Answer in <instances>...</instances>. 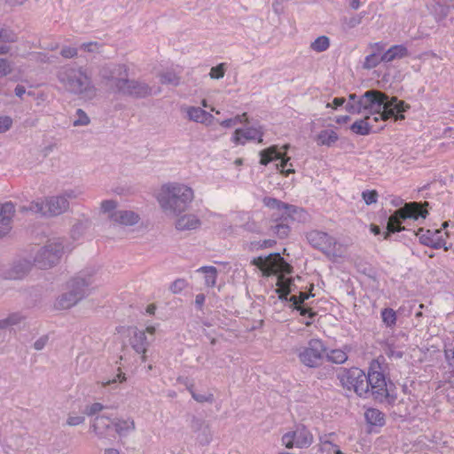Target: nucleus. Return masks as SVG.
<instances>
[{"instance_id":"nucleus-1","label":"nucleus","mask_w":454,"mask_h":454,"mask_svg":"<svg viewBox=\"0 0 454 454\" xmlns=\"http://www.w3.org/2000/svg\"><path fill=\"white\" fill-rule=\"evenodd\" d=\"M337 378L344 388L354 390L359 397L372 398L391 407L397 400V388L387 379L379 358L372 360L367 372L358 367L340 368Z\"/></svg>"},{"instance_id":"nucleus-2","label":"nucleus","mask_w":454,"mask_h":454,"mask_svg":"<svg viewBox=\"0 0 454 454\" xmlns=\"http://www.w3.org/2000/svg\"><path fill=\"white\" fill-rule=\"evenodd\" d=\"M57 78L71 94L88 98H92L96 95V88L91 78L81 67L64 66L58 71Z\"/></svg>"},{"instance_id":"nucleus-3","label":"nucleus","mask_w":454,"mask_h":454,"mask_svg":"<svg viewBox=\"0 0 454 454\" xmlns=\"http://www.w3.org/2000/svg\"><path fill=\"white\" fill-rule=\"evenodd\" d=\"M426 206H427V202L423 206L414 200L404 203L403 207L395 209L388 217H387V213L385 212L384 218L387 219V225L386 231L383 232L384 239H389L392 234L405 231V224L410 220L425 219L428 214Z\"/></svg>"},{"instance_id":"nucleus-4","label":"nucleus","mask_w":454,"mask_h":454,"mask_svg":"<svg viewBox=\"0 0 454 454\" xmlns=\"http://www.w3.org/2000/svg\"><path fill=\"white\" fill-rule=\"evenodd\" d=\"M160 208L168 217H175V228L179 231L198 229L201 222L193 214H185L189 205L187 200H159Z\"/></svg>"},{"instance_id":"nucleus-5","label":"nucleus","mask_w":454,"mask_h":454,"mask_svg":"<svg viewBox=\"0 0 454 454\" xmlns=\"http://www.w3.org/2000/svg\"><path fill=\"white\" fill-rule=\"evenodd\" d=\"M98 74L105 85L117 94L129 76V68L124 64L108 63L101 67Z\"/></svg>"},{"instance_id":"nucleus-6","label":"nucleus","mask_w":454,"mask_h":454,"mask_svg":"<svg viewBox=\"0 0 454 454\" xmlns=\"http://www.w3.org/2000/svg\"><path fill=\"white\" fill-rule=\"evenodd\" d=\"M64 253L63 240L60 239L49 241L36 253L34 262L40 269H49L59 263Z\"/></svg>"},{"instance_id":"nucleus-7","label":"nucleus","mask_w":454,"mask_h":454,"mask_svg":"<svg viewBox=\"0 0 454 454\" xmlns=\"http://www.w3.org/2000/svg\"><path fill=\"white\" fill-rule=\"evenodd\" d=\"M327 348L320 339H310L308 345L298 352V357L302 364L309 368L321 365Z\"/></svg>"},{"instance_id":"nucleus-8","label":"nucleus","mask_w":454,"mask_h":454,"mask_svg":"<svg viewBox=\"0 0 454 454\" xmlns=\"http://www.w3.org/2000/svg\"><path fill=\"white\" fill-rule=\"evenodd\" d=\"M100 209L108 220L120 225L133 226L140 221L139 215L135 211L117 209L116 200H103Z\"/></svg>"},{"instance_id":"nucleus-9","label":"nucleus","mask_w":454,"mask_h":454,"mask_svg":"<svg viewBox=\"0 0 454 454\" xmlns=\"http://www.w3.org/2000/svg\"><path fill=\"white\" fill-rule=\"evenodd\" d=\"M266 205L268 207H277L282 210L280 215L276 217V221L284 220L289 222H297L301 223H309L311 215L309 213L302 207L284 203L281 200H267Z\"/></svg>"},{"instance_id":"nucleus-10","label":"nucleus","mask_w":454,"mask_h":454,"mask_svg":"<svg viewBox=\"0 0 454 454\" xmlns=\"http://www.w3.org/2000/svg\"><path fill=\"white\" fill-rule=\"evenodd\" d=\"M282 443L288 449L309 448L313 442V435L304 425L295 426L294 430L288 431L282 436Z\"/></svg>"},{"instance_id":"nucleus-11","label":"nucleus","mask_w":454,"mask_h":454,"mask_svg":"<svg viewBox=\"0 0 454 454\" xmlns=\"http://www.w3.org/2000/svg\"><path fill=\"white\" fill-rule=\"evenodd\" d=\"M290 145L286 144L282 146V148H279L278 145H271L270 147H267L263 150H262L259 153L260 155V164L263 166H267L270 162L273 160H279V164L277 165L278 168H280L281 171H286V176L289 173L294 172V169L287 168L286 170V168L287 167L288 161L290 160V157L286 155L287 150L289 149Z\"/></svg>"},{"instance_id":"nucleus-12","label":"nucleus","mask_w":454,"mask_h":454,"mask_svg":"<svg viewBox=\"0 0 454 454\" xmlns=\"http://www.w3.org/2000/svg\"><path fill=\"white\" fill-rule=\"evenodd\" d=\"M68 200H32L29 209L42 216H56L68 208Z\"/></svg>"},{"instance_id":"nucleus-13","label":"nucleus","mask_w":454,"mask_h":454,"mask_svg":"<svg viewBox=\"0 0 454 454\" xmlns=\"http://www.w3.org/2000/svg\"><path fill=\"white\" fill-rule=\"evenodd\" d=\"M155 199H193V190L184 184L170 182L161 185Z\"/></svg>"},{"instance_id":"nucleus-14","label":"nucleus","mask_w":454,"mask_h":454,"mask_svg":"<svg viewBox=\"0 0 454 454\" xmlns=\"http://www.w3.org/2000/svg\"><path fill=\"white\" fill-rule=\"evenodd\" d=\"M363 111L375 114L386 106L387 94L378 90H368L360 98Z\"/></svg>"},{"instance_id":"nucleus-15","label":"nucleus","mask_w":454,"mask_h":454,"mask_svg":"<svg viewBox=\"0 0 454 454\" xmlns=\"http://www.w3.org/2000/svg\"><path fill=\"white\" fill-rule=\"evenodd\" d=\"M117 94L133 98H145L152 95V87L145 82L126 78Z\"/></svg>"},{"instance_id":"nucleus-16","label":"nucleus","mask_w":454,"mask_h":454,"mask_svg":"<svg viewBox=\"0 0 454 454\" xmlns=\"http://www.w3.org/2000/svg\"><path fill=\"white\" fill-rule=\"evenodd\" d=\"M306 239L314 248L327 254L333 250L336 245L335 239L328 233L317 230L307 232Z\"/></svg>"},{"instance_id":"nucleus-17","label":"nucleus","mask_w":454,"mask_h":454,"mask_svg":"<svg viewBox=\"0 0 454 454\" xmlns=\"http://www.w3.org/2000/svg\"><path fill=\"white\" fill-rule=\"evenodd\" d=\"M190 427L192 432L196 434V440L200 445L205 446L212 441V434L209 425L202 418L195 415L191 416Z\"/></svg>"},{"instance_id":"nucleus-18","label":"nucleus","mask_w":454,"mask_h":454,"mask_svg":"<svg viewBox=\"0 0 454 454\" xmlns=\"http://www.w3.org/2000/svg\"><path fill=\"white\" fill-rule=\"evenodd\" d=\"M93 275L89 272L81 271L67 283V288L74 291V294L81 295V300L89 295L90 286L93 283Z\"/></svg>"},{"instance_id":"nucleus-19","label":"nucleus","mask_w":454,"mask_h":454,"mask_svg":"<svg viewBox=\"0 0 454 454\" xmlns=\"http://www.w3.org/2000/svg\"><path fill=\"white\" fill-rule=\"evenodd\" d=\"M416 235L419 237V242L424 246L434 249L444 247L445 250H448L445 247L446 241L442 237L441 230L433 231L431 230L425 231L423 228H419Z\"/></svg>"},{"instance_id":"nucleus-20","label":"nucleus","mask_w":454,"mask_h":454,"mask_svg":"<svg viewBox=\"0 0 454 454\" xmlns=\"http://www.w3.org/2000/svg\"><path fill=\"white\" fill-rule=\"evenodd\" d=\"M252 263L257 266L264 274L270 275L274 271L279 270L280 265H285L290 268L284 258L279 254H272L268 257H257L254 258Z\"/></svg>"},{"instance_id":"nucleus-21","label":"nucleus","mask_w":454,"mask_h":454,"mask_svg":"<svg viewBox=\"0 0 454 454\" xmlns=\"http://www.w3.org/2000/svg\"><path fill=\"white\" fill-rule=\"evenodd\" d=\"M263 132L253 127L236 129L231 140L237 145H244L246 141L257 139L258 143L263 142Z\"/></svg>"},{"instance_id":"nucleus-22","label":"nucleus","mask_w":454,"mask_h":454,"mask_svg":"<svg viewBox=\"0 0 454 454\" xmlns=\"http://www.w3.org/2000/svg\"><path fill=\"white\" fill-rule=\"evenodd\" d=\"M386 106L390 112H392L393 119L395 121H403L405 119L404 114L411 109V106L405 101L398 99L397 97H389L385 101Z\"/></svg>"},{"instance_id":"nucleus-23","label":"nucleus","mask_w":454,"mask_h":454,"mask_svg":"<svg viewBox=\"0 0 454 454\" xmlns=\"http://www.w3.org/2000/svg\"><path fill=\"white\" fill-rule=\"evenodd\" d=\"M33 267L32 262L27 259L15 261L11 268L5 272V278L9 279H22Z\"/></svg>"},{"instance_id":"nucleus-24","label":"nucleus","mask_w":454,"mask_h":454,"mask_svg":"<svg viewBox=\"0 0 454 454\" xmlns=\"http://www.w3.org/2000/svg\"><path fill=\"white\" fill-rule=\"evenodd\" d=\"M14 211V205L11 201L4 204L0 203V239L10 231L11 220Z\"/></svg>"},{"instance_id":"nucleus-25","label":"nucleus","mask_w":454,"mask_h":454,"mask_svg":"<svg viewBox=\"0 0 454 454\" xmlns=\"http://www.w3.org/2000/svg\"><path fill=\"white\" fill-rule=\"evenodd\" d=\"M113 419L109 417L101 415L96 416L90 425V430L95 433V434L99 439H104L107 437L108 431L113 427Z\"/></svg>"},{"instance_id":"nucleus-26","label":"nucleus","mask_w":454,"mask_h":454,"mask_svg":"<svg viewBox=\"0 0 454 454\" xmlns=\"http://www.w3.org/2000/svg\"><path fill=\"white\" fill-rule=\"evenodd\" d=\"M310 296H313V294H308L306 293L301 292L299 296L291 295L289 298V301L292 303L291 307L294 309H296L297 311H299L301 315L308 314L309 319H313L317 316V313L315 311H313L311 309L302 306L304 301L306 300H308Z\"/></svg>"},{"instance_id":"nucleus-27","label":"nucleus","mask_w":454,"mask_h":454,"mask_svg":"<svg viewBox=\"0 0 454 454\" xmlns=\"http://www.w3.org/2000/svg\"><path fill=\"white\" fill-rule=\"evenodd\" d=\"M129 342L131 347L137 353H145L148 343L146 341V336L145 332L139 331L137 328H135V330L133 331V335L130 337ZM142 359L143 361L145 360V355H143Z\"/></svg>"},{"instance_id":"nucleus-28","label":"nucleus","mask_w":454,"mask_h":454,"mask_svg":"<svg viewBox=\"0 0 454 454\" xmlns=\"http://www.w3.org/2000/svg\"><path fill=\"white\" fill-rule=\"evenodd\" d=\"M407 56H409L407 47L403 44H395L391 46L381 55V60H383V62H391Z\"/></svg>"},{"instance_id":"nucleus-29","label":"nucleus","mask_w":454,"mask_h":454,"mask_svg":"<svg viewBox=\"0 0 454 454\" xmlns=\"http://www.w3.org/2000/svg\"><path fill=\"white\" fill-rule=\"evenodd\" d=\"M74 291L68 289L67 292L61 294L56 301V308L59 309H67L74 306L81 301V295L74 294Z\"/></svg>"},{"instance_id":"nucleus-30","label":"nucleus","mask_w":454,"mask_h":454,"mask_svg":"<svg viewBox=\"0 0 454 454\" xmlns=\"http://www.w3.org/2000/svg\"><path fill=\"white\" fill-rule=\"evenodd\" d=\"M113 427H114V430L116 434L120 437L127 436L129 433L133 432L136 428L135 422L132 419H119L114 418L113 419Z\"/></svg>"},{"instance_id":"nucleus-31","label":"nucleus","mask_w":454,"mask_h":454,"mask_svg":"<svg viewBox=\"0 0 454 454\" xmlns=\"http://www.w3.org/2000/svg\"><path fill=\"white\" fill-rule=\"evenodd\" d=\"M339 140V135L333 129H322L315 137L319 146L332 147Z\"/></svg>"},{"instance_id":"nucleus-32","label":"nucleus","mask_w":454,"mask_h":454,"mask_svg":"<svg viewBox=\"0 0 454 454\" xmlns=\"http://www.w3.org/2000/svg\"><path fill=\"white\" fill-rule=\"evenodd\" d=\"M187 114L191 121L200 122V123L207 124V123H210L211 121L214 119V116L210 113L203 110L200 107H195V106L189 107V109L187 111Z\"/></svg>"},{"instance_id":"nucleus-33","label":"nucleus","mask_w":454,"mask_h":454,"mask_svg":"<svg viewBox=\"0 0 454 454\" xmlns=\"http://www.w3.org/2000/svg\"><path fill=\"white\" fill-rule=\"evenodd\" d=\"M451 8H454L453 4H444L434 1V4L430 9L432 15L434 17L436 22H442L448 16Z\"/></svg>"},{"instance_id":"nucleus-34","label":"nucleus","mask_w":454,"mask_h":454,"mask_svg":"<svg viewBox=\"0 0 454 454\" xmlns=\"http://www.w3.org/2000/svg\"><path fill=\"white\" fill-rule=\"evenodd\" d=\"M278 289L276 292L278 294L279 300L282 301H289V294L292 292V286H294L293 278H280L278 281Z\"/></svg>"},{"instance_id":"nucleus-35","label":"nucleus","mask_w":454,"mask_h":454,"mask_svg":"<svg viewBox=\"0 0 454 454\" xmlns=\"http://www.w3.org/2000/svg\"><path fill=\"white\" fill-rule=\"evenodd\" d=\"M364 418L368 424L376 427L385 425V415L382 411L375 408H369L364 412Z\"/></svg>"},{"instance_id":"nucleus-36","label":"nucleus","mask_w":454,"mask_h":454,"mask_svg":"<svg viewBox=\"0 0 454 454\" xmlns=\"http://www.w3.org/2000/svg\"><path fill=\"white\" fill-rule=\"evenodd\" d=\"M278 215H276L275 214L272 215V219L271 221L274 223V224H272L270 226V230L273 233L276 234V236L278 238V239H286L288 237L289 233H290V227L288 225V222L287 221H284V220H278V222L276 221V217Z\"/></svg>"},{"instance_id":"nucleus-37","label":"nucleus","mask_w":454,"mask_h":454,"mask_svg":"<svg viewBox=\"0 0 454 454\" xmlns=\"http://www.w3.org/2000/svg\"><path fill=\"white\" fill-rule=\"evenodd\" d=\"M350 350L351 348L345 345L343 349H332L329 353H325V357L329 362L341 364L348 360L347 353Z\"/></svg>"},{"instance_id":"nucleus-38","label":"nucleus","mask_w":454,"mask_h":454,"mask_svg":"<svg viewBox=\"0 0 454 454\" xmlns=\"http://www.w3.org/2000/svg\"><path fill=\"white\" fill-rule=\"evenodd\" d=\"M367 119H369L368 116L353 122L349 127L350 130L359 136H368L371 134L372 125L367 122Z\"/></svg>"},{"instance_id":"nucleus-39","label":"nucleus","mask_w":454,"mask_h":454,"mask_svg":"<svg viewBox=\"0 0 454 454\" xmlns=\"http://www.w3.org/2000/svg\"><path fill=\"white\" fill-rule=\"evenodd\" d=\"M205 274V283L207 286H214L216 282L217 270L214 266H203L198 270Z\"/></svg>"},{"instance_id":"nucleus-40","label":"nucleus","mask_w":454,"mask_h":454,"mask_svg":"<svg viewBox=\"0 0 454 454\" xmlns=\"http://www.w3.org/2000/svg\"><path fill=\"white\" fill-rule=\"evenodd\" d=\"M365 14H366L365 12H362L356 15H354L351 18L344 17L343 19H341L343 29L344 30L351 29V28L357 27L358 25H360L362 23V20L365 16Z\"/></svg>"},{"instance_id":"nucleus-41","label":"nucleus","mask_w":454,"mask_h":454,"mask_svg":"<svg viewBox=\"0 0 454 454\" xmlns=\"http://www.w3.org/2000/svg\"><path fill=\"white\" fill-rule=\"evenodd\" d=\"M18 40L14 31L0 23V43H15Z\"/></svg>"},{"instance_id":"nucleus-42","label":"nucleus","mask_w":454,"mask_h":454,"mask_svg":"<svg viewBox=\"0 0 454 454\" xmlns=\"http://www.w3.org/2000/svg\"><path fill=\"white\" fill-rule=\"evenodd\" d=\"M330 46V39L326 35H320L311 43L310 48L317 52H323Z\"/></svg>"},{"instance_id":"nucleus-43","label":"nucleus","mask_w":454,"mask_h":454,"mask_svg":"<svg viewBox=\"0 0 454 454\" xmlns=\"http://www.w3.org/2000/svg\"><path fill=\"white\" fill-rule=\"evenodd\" d=\"M381 318L387 327H392L396 323V313L393 309L385 308L381 310Z\"/></svg>"},{"instance_id":"nucleus-44","label":"nucleus","mask_w":454,"mask_h":454,"mask_svg":"<svg viewBox=\"0 0 454 454\" xmlns=\"http://www.w3.org/2000/svg\"><path fill=\"white\" fill-rule=\"evenodd\" d=\"M383 60H381V56H379L377 53L373 52L365 57L364 62L363 63V68L371 70L380 65Z\"/></svg>"},{"instance_id":"nucleus-45","label":"nucleus","mask_w":454,"mask_h":454,"mask_svg":"<svg viewBox=\"0 0 454 454\" xmlns=\"http://www.w3.org/2000/svg\"><path fill=\"white\" fill-rule=\"evenodd\" d=\"M189 392L191 393L192 398L197 401L198 403H212L214 401V395L211 393L207 394H199L195 392L193 389V386L191 385L187 387Z\"/></svg>"},{"instance_id":"nucleus-46","label":"nucleus","mask_w":454,"mask_h":454,"mask_svg":"<svg viewBox=\"0 0 454 454\" xmlns=\"http://www.w3.org/2000/svg\"><path fill=\"white\" fill-rule=\"evenodd\" d=\"M160 81L162 84L177 86L180 83V77L174 72H165L160 75Z\"/></svg>"},{"instance_id":"nucleus-47","label":"nucleus","mask_w":454,"mask_h":454,"mask_svg":"<svg viewBox=\"0 0 454 454\" xmlns=\"http://www.w3.org/2000/svg\"><path fill=\"white\" fill-rule=\"evenodd\" d=\"M13 62L6 58H0V78L11 74L13 71Z\"/></svg>"},{"instance_id":"nucleus-48","label":"nucleus","mask_w":454,"mask_h":454,"mask_svg":"<svg viewBox=\"0 0 454 454\" xmlns=\"http://www.w3.org/2000/svg\"><path fill=\"white\" fill-rule=\"evenodd\" d=\"M113 193L118 196H133L136 194L135 188L129 185H119L112 190Z\"/></svg>"},{"instance_id":"nucleus-49","label":"nucleus","mask_w":454,"mask_h":454,"mask_svg":"<svg viewBox=\"0 0 454 454\" xmlns=\"http://www.w3.org/2000/svg\"><path fill=\"white\" fill-rule=\"evenodd\" d=\"M226 71V64L225 63H220L215 67H213L210 69L209 76L211 79H221L224 76Z\"/></svg>"},{"instance_id":"nucleus-50","label":"nucleus","mask_w":454,"mask_h":454,"mask_svg":"<svg viewBox=\"0 0 454 454\" xmlns=\"http://www.w3.org/2000/svg\"><path fill=\"white\" fill-rule=\"evenodd\" d=\"M105 408L106 406H104L102 403H94L92 404L86 405L83 413L89 417H92L103 411Z\"/></svg>"},{"instance_id":"nucleus-51","label":"nucleus","mask_w":454,"mask_h":454,"mask_svg":"<svg viewBox=\"0 0 454 454\" xmlns=\"http://www.w3.org/2000/svg\"><path fill=\"white\" fill-rule=\"evenodd\" d=\"M80 195H82V192L80 190L69 189L66 190L64 192L57 196L45 197L44 199H75Z\"/></svg>"},{"instance_id":"nucleus-52","label":"nucleus","mask_w":454,"mask_h":454,"mask_svg":"<svg viewBox=\"0 0 454 454\" xmlns=\"http://www.w3.org/2000/svg\"><path fill=\"white\" fill-rule=\"evenodd\" d=\"M76 114L78 118L74 121V126H85L90 123V118L82 109L78 108L76 110Z\"/></svg>"},{"instance_id":"nucleus-53","label":"nucleus","mask_w":454,"mask_h":454,"mask_svg":"<svg viewBox=\"0 0 454 454\" xmlns=\"http://www.w3.org/2000/svg\"><path fill=\"white\" fill-rule=\"evenodd\" d=\"M187 286V282L184 278H177L170 285V291L173 294L181 293Z\"/></svg>"},{"instance_id":"nucleus-54","label":"nucleus","mask_w":454,"mask_h":454,"mask_svg":"<svg viewBox=\"0 0 454 454\" xmlns=\"http://www.w3.org/2000/svg\"><path fill=\"white\" fill-rule=\"evenodd\" d=\"M390 110L384 106L382 109H380L379 112H376L375 114H378L379 116L373 117V121H378L379 120L387 121L389 119H393V115L391 114Z\"/></svg>"},{"instance_id":"nucleus-55","label":"nucleus","mask_w":454,"mask_h":454,"mask_svg":"<svg viewBox=\"0 0 454 454\" xmlns=\"http://www.w3.org/2000/svg\"><path fill=\"white\" fill-rule=\"evenodd\" d=\"M245 114H243L242 116L241 115H237L235 116L234 118H230V119H226V120H223V121H221V126L225 128V129H229V128H232L234 127L235 125L239 124V123H241L243 121H242V117L245 116Z\"/></svg>"},{"instance_id":"nucleus-56","label":"nucleus","mask_w":454,"mask_h":454,"mask_svg":"<svg viewBox=\"0 0 454 454\" xmlns=\"http://www.w3.org/2000/svg\"><path fill=\"white\" fill-rule=\"evenodd\" d=\"M345 109L352 114H360L363 111L360 99L356 100L355 103L348 102L345 106Z\"/></svg>"},{"instance_id":"nucleus-57","label":"nucleus","mask_w":454,"mask_h":454,"mask_svg":"<svg viewBox=\"0 0 454 454\" xmlns=\"http://www.w3.org/2000/svg\"><path fill=\"white\" fill-rule=\"evenodd\" d=\"M26 318L25 316H23L21 313L20 312H14V313H12L10 314L7 317H6V320L9 324L10 326H12V325H19L20 323H21L22 320H24Z\"/></svg>"},{"instance_id":"nucleus-58","label":"nucleus","mask_w":454,"mask_h":454,"mask_svg":"<svg viewBox=\"0 0 454 454\" xmlns=\"http://www.w3.org/2000/svg\"><path fill=\"white\" fill-rule=\"evenodd\" d=\"M12 126V119L10 116L0 117V134L8 131Z\"/></svg>"},{"instance_id":"nucleus-59","label":"nucleus","mask_w":454,"mask_h":454,"mask_svg":"<svg viewBox=\"0 0 454 454\" xmlns=\"http://www.w3.org/2000/svg\"><path fill=\"white\" fill-rule=\"evenodd\" d=\"M439 186H442L441 183L440 182H437V181H433L429 184H427L425 185H423L421 188H419L417 192H418V196L419 195V192H422V191H425V190H429L430 192L427 193V196L431 197L433 196L434 194L432 193L433 191H435L437 190V188Z\"/></svg>"},{"instance_id":"nucleus-60","label":"nucleus","mask_w":454,"mask_h":454,"mask_svg":"<svg viewBox=\"0 0 454 454\" xmlns=\"http://www.w3.org/2000/svg\"><path fill=\"white\" fill-rule=\"evenodd\" d=\"M60 55L66 59H71L77 55V49L71 46H65L60 51Z\"/></svg>"},{"instance_id":"nucleus-61","label":"nucleus","mask_w":454,"mask_h":454,"mask_svg":"<svg viewBox=\"0 0 454 454\" xmlns=\"http://www.w3.org/2000/svg\"><path fill=\"white\" fill-rule=\"evenodd\" d=\"M100 45L98 42H88L81 45V49L87 52H97L98 51Z\"/></svg>"},{"instance_id":"nucleus-62","label":"nucleus","mask_w":454,"mask_h":454,"mask_svg":"<svg viewBox=\"0 0 454 454\" xmlns=\"http://www.w3.org/2000/svg\"><path fill=\"white\" fill-rule=\"evenodd\" d=\"M126 380L125 374L121 372H120L116 377H114L113 380H109L106 382H103V386H111L112 384H116L117 382H123Z\"/></svg>"},{"instance_id":"nucleus-63","label":"nucleus","mask_w":454,"mask_h":454,"mask_svg":"<svg viewBox=\"0 0 454 454\" xmlns=\"http://www.w3.org/2000/svg\"><path fill=\"white\" fill-rule=\"evenodd\" d=\"M85 419L82 416H69L67 419V424L68 426H77L80 424H82L84 422Z\"/></svg>"},{"instance_id":"nucleus-64","label":"nucleus","mask_w":454,"mask_h":454,"mask_svg":"<svg viewBox=\"0 0 454 454\" xmlns=\"http://www.w3.org/2000/svg\"><path fill=\"white\" fill-rule=\"evenodd\" d=\"M49 337L47 335L41 336L38 340H36L34 343V348L36 350H42L46 343L48 342Z\"/></svg>"}]
</instances>
